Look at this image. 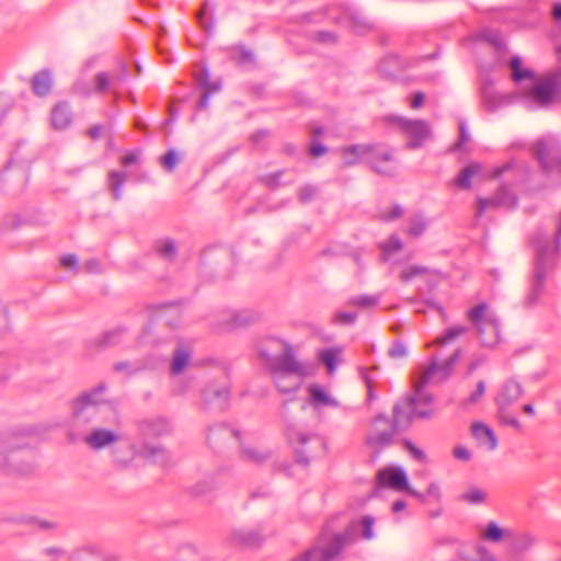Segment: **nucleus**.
<instances>
[{
  "instance_id": "1",
  "label": "nucleus",
  "mask_w": 561,
  "mask_h": 561,
  "mask_svg": "<svg viewBox=\"0 0 561 561\" xmlns=\"http://www.w3.org/2000/svg\"><path fill=\"white\" fill-rule=\"evenodd\" d=\"M92 427L89 434L83 437V443L92 450H101L116 444L121 435V417L114 407H107L105 411H100L96 419L89 420Z\"/></svg>"
},
{
  "instance_id": "2",
  "label": "nucleus",
  "mask_w": 561,
  "mask_h": 561,
  "mask_svg": "<svg viewBox=\"0 0 561 561\" xmlns=\"http://www.w3.org/2000/svg\"><path fill=\"white\" fill-rule=\"evenodd\" d=\"M272 348H261L260 354L273 374L293 375L302 379L308 374V368L300 363L291 345L279 340L268 341Z\"/></svg>"
},
{
  "instance_id": "3",
  "label": "nucleus",
  "mask_w": 561,
  "mask_h": 561,
  "mask_svg": "<svg viewBox=\"0 0 561 561\" xmlns=\"http://www.w3.org/2000/svg\"><path fill=\"white\" fill-rule=\"evenodd\" d=\"M344 158V165L351 167L358 162V159H348V154L366 157L370 169L377 174L392 176L396 173L394 158L391 150L378 145H353L341 149Z\"/></svg>"
},
{
  "instance_id": "4",
  "label": "nucleus",
  "mask_w": 561,
  "mask_h": 561,
  "mask_svg": "<svg viewBox=\"0 0 561 561\" xmlns=\"http://www.w3.org/2000/svg\"><path fill=\"white\" fill-rule=\"evenodd\" d=\"M460 350L447 358L444 363H438L436 356H432L430 363L424 366L417 378L413 380V390L422 398L427 404L434 401V396L424 390V387L430 382H443L451 375L456 362L459 359Z\"/></svg>"
},
{
  "instance_id": "5",
  "label": "nucleus",
  "mask_w": 561,
  "mask_h": 561,
  "mask_svg": "<svg viewBox=\"0 0 561 561\" xmlns=\"http://www.w3.org/2000/svg\"><path fill=\"white\" fill-rule=\"evenodd\" d=\"M348 534L323 531L312 547L293 561H339L348 541Z\"/></svg>"
},
{
  "instance_id": "6",
  "label": "nucleus",
  "mask_w": 561,
  "mask_h": 561,
  "mask_svg": "<svg viewBox=\"0 0 561 561\" xmlns=\"http://www.w3.org/2000/svg\"><path fill=\"white\" fill-rule=\"evenodd\" d=\"M400 426H404L402 407L396 404L392 410V420L385 414L374 419L366 436V444L376 451L391 445Z\"/></svg>"
},
{
  "instance_id": "7",
  "label": "nucleus",
  "mask_w": 561,
  "mask_h": 561,
  "mask_svg": "<svg viewBox=\"0 0 561 561\" xmlns=\"http://www.w3.org/2000/svg\"><path fill=\"white\" fill-rule=\"evenodd\" d=\"M387 121L409 138L407 147L409 149H416L424 145V142L432 137V128L423 119H409L401 116H388Z\"/></svg>"
},
{
  "instance_id": "8",
  "label": "nucleus",
  "mask_w": 561,
  "mask_h": 561,
  "mask_svg": "<svg viewBox=\"0 0 561 561\" xmlns=\"http://www.w3.org/2000/svg\"><path fill=\"white\" fill-rule=\"evenodd\" d=\"M106 389L104 383H100L90 391L83 392L72 401V414L76 419L88 415L89 420L96 419L100 411H105L110 404L105 405L103 393Z\"/></svg>"
},
{
  "instance_id": "9",
  "label": "nucleus",
  "mask_w": 561,
  "mask_h": 561,
  "mask_svg": "<svg viewBox=\"0 0 561 561\" xmlns=\"http://www.w3.org/2000/svg\"><path fill=\"white\" fill-rule=\"evenodd\" d=\"M527 96L539 106H548L561 100V71L552 72L541 78L533 87Z\"/></svg>"
},
{
  "instance_id": "10",
  "label": "nucleus",
  "mask_w": 561,
  "mask_h": 561,
  "mask_svg": "<svg viewBox=\"0 0 561 561\" xmlns=\"http://www.w3.org/2000/svg\"><path fill=\"white\" fill-rule=\"evenodd\" d=\"M433 403L434 401L427 404L415 391L414 396L408 397L402 403H398L402 407L403 425L409 426L415 417H432L435 413Z\"/></svg>"
},
{
  "instance_id": "11",
  "label": "nucleus",
  "mask_w": 561,
  "mask_h": 561,
  "mask_svg": "<svg viewBox=\"0 0 561 561\" xmlns=\"http://www.w3.org/2000/svg\"><path fill=\"white\" fill-rule=\"evenodd\" d=\"M377 480L380 485L391 488L393 490H407L411 495L415 496L420 501H425V495L417 491L409 488L405 473L396 468H385L378 471Z\"/></svg>"
},
{
  "instance_id": "12",
  "label": "nucleus",
  "mask_w": 561,
  "mask_h": 561,
  "mask_svg": "<svg viewBox=\"0 0 561 561\" xmlns=\"http://www.w3.org/2000/svg\"><path fill=\"white\" fill-rule=\"evenodd\" d=\"M195 80L204 90L197 104L198 110H204L208 105V98L220 90L221 84L219 81H210V76L207 69H202L195 73Z\"/></svg>"
},
{
  "instance_id": "13",
  "label": "nucleus",
  "mask_w": 561,
  "mask_h": 561,
  "mask_svg": "<svg viewBox=\"0 0 561 561\" xmlns=\"http://www.w3.org/2000/svg\"><path fill=\"white\" fill-rule=\"evenodd\" d=\"M522 386L513 379L507 380L503 385L496 399L499 409L505 410L508 405L516 402L522 397Z\"/></svg>"
},
{
  "instance_id": "14",
  "label": "nucleus",
  "mask_w": 561,
  "mask_h": 561,
  "mask_svg": "<svg viewBox=\"0 0 561 561\" xmlns=\"http://www.w3.org/2000/svg\"><path fill=\"white\" fill-rule=\"evenodd\" d=\"M467 319L477 329L497 318L488 304L481 302L467 311Z\"/></svg>"
},
{
  "instance_id": "15",
  "label": "nucleus",
  "mask_w": 561,
  "mask_h": 561,
  "mask_svg": "<svg viewBox=\"0 0 561 561\" xmlns=\"http://www.w3.org/2000/svg\"><path fill=\"white\" fill-rule=\"evenodd\" d=\"M51 126L54 129L62 130L70 126L72 113L67 102L56 104L51 110Z\"/></svg>"
},
{
  "instance_id": "16",
  "label": "nucleus",
  "mask_w": 561,
  "mask_h": 561,
  "mask_svg": "<svg viewBox=\"0 0 561 561\" xmlns=\"http://www.w3.org/2000/svg\"><path fill=\"white\" fill-rule=\"evenodd\" d=\"M478 337L482 345L493 347L500 342L499 321L494 319L477 329Z\"/></svg>"
},
{
  "instance_id": "17",
  "label": "nucleus",
  "mask_w": 561,
  "mask_h": 561,
  "mask_svg": "<svg viewBox=\"0 0 561 561\" xmlns=\"http://www.w3.org/2000/svg\"><path fill=\"white\" fill-rule=\"evenodd\" d=\"M138 431L144 438H154L165 434L169 431V426L161 419L142 420L138 423Z\"/></svg>"
},
{
  "instance_id": "18",
  "label": "nucleus",
  "mask_w": 561,
  "mask_h": 561,
  "mask_svg": "<svg viewBox=\"0 0 561 561\" xmlns=\"http://www.w3.org/2000/svg\"><path fill=\"white\" fill-rule=\"evenodd\" d=\"M127 76L128 71L125 66L122 67V70L118 75L113 77L104 71L98 72L94 76V89L92 91L95 93H105L114 82H122L127 78Z\"/></svg>"
},
{
  "instance_id": "19",
  "label": "nucleus",
  "mask_w": 561,
  "mask_h": 561,
  "mask_svg": "<svg viewBox=\"0 0 561 561\" xmlns=\"http://www.w3.org/2000/svg\"><path fill=\"white\" fill-rule=\"evenodd\" d=\"M536 158L541 164L542 169L550 172L561 173V157H551L543 142H537L536 145Z\"/></svg>"
},
{
  "instance_id": "20",
  "label": "nucleus",
  "mask_w": 561,
  "mask_h": 561,
  "mask_svg": "<svg viewBox=\"0 0 561 561\" xmlns=\"http://www.w3.org/2000/svg\"><path fill=\"white\" fill-rule=\"evenodd\" d=\"M471 432L473 437L481 444H484L489 447L490 450H493L497 446V439L488 425L481 422H474L471 425Z\"/></svg>"
},
{
  "instance_id": "21",
  "label": "nucleus",
  "mask_w": 561,
  "mask_h": 561,
  "mask_svg": "<svg viewBox=\"0 0 561 561\" xmlns=\"http://www.w3.org/2000/svg\"><path fill=\"white\" fill-rule=\"evenodd\" d=\"M231 541L243 547H256L263 541V536L256 530L237 529L231 535Z\"/></svg>"
},
{
  "instance_id": "22",
  "label": "nucleus",
  "mask_w": 561,
  "mask_h": 561,
  "mask_svg": "<svg viewBox=\"0 0 561 561\" xmlns=\"http://www.w3.org/2000/svg\"><path fill=\"white\" fill-rule=\"evenodd\" d=\"M310 394V403L314 408L319 407H337V401L330 397L319 385H310L308 387Z\"/></svg>"
},
{
  "instance_id": "23",
  "label": "nucleus",
  "mask_w": 561,
  "mask_h": 561,
  "mask_svg": "<svg viewBox=\"0 0 561 561\" xmlns=\"http://www.w3.org/2000/svg\"><path fill=\"white\" fill-rule=\"evenodd\" d=\"M53 87L51 75L48 70H42L32 79L33 92L38 96L47 95Z\"/></svg>"
},
{
  "instance_id": "24",
  "label": "nucleus",
  "mask_w": 561,
  "mask_h": 561,
  "mask_svg": "<svg viewBox=\"0 0 561 561\" xmlns=\"http://www.w3.org/2000/svg\"><path fill=\"white\" fill-rule=\"evenodd\" d=\"M480 537L485 541L501 542L502 540L511 537V530L500 527L496 522L492 520L480 534Z\"/></svg>"
},
{
  "instance_id": "25",
  "label": "nucleus",
  "mask_w": 561,
  "mask_h": 561,
  "mask_svg": "<svg viewBox=\"0 0 561 561\" xmlns=\"http://www.w3.org/2000/svg\"><path fill=\"white\" fill-rule=\"evenodd\" d=\"M481 170L482 167L478 162H472L468 164L460 171V173L456 178V185L462 190L470 188L472 178L478 175L481 172Z\"/></svg>"
},
{
  "instance_id": "26",
  "label": "nucleus",
  "mask_w": 561,
  "mask_h": 561,
  "mask_svg": "<svg viewBox=\"0 0 561 561\" xmlns=\"http://www.w3.org/2000/svg\"><path fill=\"white\" fill-rule=\"evenodd\" d=\"M300 380L301 379L293 375L274 374V382L277 389L283 393L297 390L299 388Z\"/></svg>"
},
{
  "instance_id": "27",
  "label": "nucleus",
  "mask_w": 561,
  "mask_h": 561,
  "mask_svg": "<svg viewBox=\"0 0 561 561\" xmlns=\"http://www.w3.org/2000/svg\"><path fill=\"white\" fill-rule=\"evenodd\" d=\"M122 330L114 329L105 332L102 336L92 341L89 346L95 350H102L107 346L117 344L121 341Z\"/></svg>"
},
{
  "instance_id": "28",
  "label": "nucleus",
  "mask_w": 561,
  "mask_h": 561,
  "mask_svg": "<svg viewBox=\"0 0 561 561\" xmlns=\"http://www.w3.org/2000/svg\"><path fill=\"white\" fill-rule=\"evenodd\" d=\"M433 274L438 275L439 273L436 271H431L426 266L410 265L400 272L399 278L402 282H411L412 279H414L416 277H424V276L433 275Z\"/></svg>"
},
{
  "instance_id": "29",
  "label": "nucleus",
  "mask_w": 561,
  "mask_h": 561,
  "mask_svg": "<svg viewBox=\"0 0 561 561\" xmlns=\"http://www.w3.org/2000/svg\"><path fill=\"white\" fill-rule=\"evenodd\" d=\"M482 101L488 112H494L502 106L505 99L493 89L485 87L482 90Z\"/></svg>"
},
{
  "instance_id": "30",
  "label": "nucleus",
  "mask_w": 561,
  "mask_h": 561,
  "mask_svg": "<svg viewBox=\"0 0 561 561\" xmlns=\"http://www.w3.org/2000/svg\"><path fill=\"white\" fill-rule=\"evenodd\" d=\"M501 208L512 209L517 205V197L506 185H501L493 195Z\"/></svg>"
},
{
  "instance_id": "31",
  "label": "nucleus",
  "mask_w": 561,
  "mask_h": 561,
  "mask_svg": "<svg viewBox=\"0 0 561 561\" xmlns=\"http://www.w3.org/2000/svg\"><path fill=\"white\" fill-rule=\"evenodd\" d=\"M190 358L191 354L188 351L184 348H176L173 353L171 373L175 375L182 373L188 365Z\"/></svg>"
},
{
  "instance_id": "32",
  "label": "nucleus",
  "mask_w": 561,
  "mask_h": 561,
  "mask_svg": "<svg viewBox=\"0 0 561 561\" xmlns=\"http://www.w3.org/2000/svg\"><path fill=\"white\" fill-rule=\"evenodd\" d=\"M510 68L512 69V79L514 81H522L524 79H533L535 73L530 69H525L522 66V59L519 57H513L510 61Z\"/></svg>"
},
{
  "instance_id": "33",
  "label": "nucleus",
  "mask_w": 561,
  "mask_h": 561,
  "mask_svg": "<svg viewBox=\"0 0 561 561\" xmlns=\"http://www.w3.org/2000/svg\"><path fill=\"white\" fill-rule=\"evenodd\" d=\"M379 297L373 295L356 296L348 299L347 305L360 309H371L378 305Z\"/></svg>"
},
{
  "instance_id": "34",
  "label": "nucleus",
  "mask_w": 561,
  "mask_h": 561,
  "mask_svg": "<svg viewBox=\"0 0 561 561\" xmlns=\"http://www.w3.org/2000/svg\"><path fill=\"white\" fill-rule=\"evenodd\" d=\"M468 331L466 327L458 325L449 328L444 335L437 337L431 345H444L448 342H451L458 339L460 335L465 334Z\"/></svg>"
},
{
  "instance_id": "35",
  "label": "nucleus",
  "mask_w": 561,
  "mask_h": 561,
  "mask_svg": "<svg viewBox=\"0 0 561 561\" xmlns=\"http://www.w3.org/2000/svg\"><path fill=\"white\" fill-rule=\"evenodd\" d=\"M154 249L165 260H173L176 254V248L172 240H160L156 243Z\"/></svg>"
},
{
  "instance_id": "36",
  "label": "nucleus",
  "mask_w": 561,
  "mask_h": 561,
  "mask_svg": "<svg viewBox=\"0 0 561 561\" xmlns=\"http://www.w3.org/2000/svg\"><path fill=\"white\" fill-rule=\"evenodd\" d=\"M317 437L312 434H306L302 432H299L297 430H289L288 431V439L289 443L296 448L304 447L312 439H316Z\"/></svg>"
},
{
  "instance_id": "37",
  "label": "nucleus",
  "mask_w": 561,
  "mask_h": 561,
  "mask_svg": "<svg viewBox=\"0 0 561 561\" xmlns=\"http://www.w3.org/2000/svg\"><path fill=\"white\" fill-rule=\"evenodd\" d=\"M486 493L480 489L471 488L460 495V500L471 505L481 504L485 501Z\"/></svg>"
},
{
  "instance_id": "38",
  "label": "nucleus",
  "mask_w": 561,
  "mask_h": 561,
  "mask_svg": "<svg viewBox=\"0 0 561 561\" xmlns=\"http://www.w3.org/2000/svg\"><path fill=\"white\" fill-rule=\"evenodd\" d=\"M229 396H230V391L227 387H221V388L208 387L204 391V399L207 402H210L215 399H219L222 402H227L229 399Z\"/></svg>"
},
{
  "instance_id": "39",
  "label": "nucleus",
  "mask_w": 561,
  "mask_h": 561,
  "mask_svg": "<svg viewBox=\"0 0 561 561\" xmlns=\"http://www.w3.org/2000/svg\"><path fill=\"white\" fill-rule=\"evenodd\" d=\"M497 208H501V206L494 196H491L488 198L478 197L477 198L476 216L481 217L486 210L497 209Z\"/></svg>"
},
{
  "instance_id": "40",
  "label": "nucleus",
  "mask_w": 561,
  "mask_h": 561,
  "mask_svg": "<svg viewBox=\"0 0 561 561\" xmlns=\"http://www.w3.org/2000/svg\"><path fill=\"white\" fill-rule=\"evenodd\" d=\"M126 180V174L119 171H112L110 173L111 190L115 199L121 198V187Z\"/></svg>"
},
{
  "instance_id": "41",
  "label": "nucleus",
  "mask_w": 561,
  "mask_h": 561,
  "mask_svg": "<svg viewBox=\"0 0 561 561\" xmlns=\"http://www.w3.org/2000/svg\"><path fill=\"white\" fill-rule=\"evenodd\" d=\"M319 358L327 366L329 373L335 370L337 351L331 348L322 350L319 353Z\"/></svg>"
},
{
  "instance_id": "42",
  "label": "nucleus",
  "mask_w": 561,
  "mask_h": 561,
  "mask_svg": "<svg viewBox=\"0 0 561 561\" xmlns=\"http://www.w3.org/2000/svg\"><path fill=\"white\" fill-rule=\"evenodd\" d=\"M426 229V221L421 216H413L410 219V226L408 229V234L411 237H420Z\"/></svg>"
},
{
  "instance_id": "43",
  "label": "nucleus",
  "mask_w": 561,
  "mask_h": 561,
  "mask_svg": "<svg viewBox=\"0 0 561 561\" xmlns=\"http://www.w3.org/2000/svg\"><path fill=\"white\" fill-rule=\"evenodd\" d=\"M402 249V242L397 236H391L386 242L380 244V250L385 254H392Z\"/></svg>"
},
{
  "instance_id": "44",
  "label": "nucleus",
  "mask_w": 561,
  "mask_h": 561,
  "mask_svg": "<svg viewBox=\"0 0 561 561\" xmlns=\"http://www.w3.org/2000/svg\"><path fill=\"white\" fill-rule=\"evenodd\" d=\"M357 314L355 312L339 311L333 316V322L343 325H350L355 322Z\"/></svg>"
},
{
  "instance_id": "45",
  "label": "nucleus",
  "mask_w": 561,
  "mask_h": 561,
  "mask_svg": "<svg viewBox=\"0 0 561 561\" xmlns=\"http://www.w3.org/2000/svg\"><path fill=\"white\" fill-rule=\"evenodd\" d=\"M484 392H485V383L483 380H480L477 383V389L468 397V399H466L463 401V404L467 405V404L478 403L481 400V398L483 397Z\"/></svg>"
},
{
  "instance_id": "46",
  "label": "nucleus",
  "mask_w": 561,
  "mask_h": 561,
  "mask_svg": "<svg viewBox=\"0 0 561 561\" xmlns=\"http://www.w3.org/2000/svg\"><path fill=\"white\" fill-rule=\"evenodd\" d=\"M474 558L471 561H496L491 552L482 545H478L473 548Z\"/></svg>"
},
{
  "instance_id": "47",
  "label": "nucleus",
  "mask_w": 561,
  "mask_h": 561,
  "mask_svg": "<svg viewBox=\"0 0 561 561\" xmlns=\"http://www.w3.org/2000/svg\"><path fill=\"white\" fill-rule=\"evenodd\" d=\"M179 162V158L174 150H169L164 156L161 158V163L168 171H173L175 165Z\"/></svg>"
},
{
  "instance_id": "48",
  "label": "nucleus",
  "mask_w": 561,
  "mask_h": 561,
  "mask_svg": "<svg viewBox=\"0 0 561 561\" xmlns=\"http://www.w3.org/2000/svg\"><path fill=\"white\" fill-rule=\"evenodd\" d=\"M374 524H375L374 517H371L369 515L363 517L362 526H363V537L365 539H371L374 537V534H373Z\"/></svg>"
},
{
  "instance_id": "49",
  "label": "nucleus",
  "mask_w": 561,
  "mask_h": 561,
  "mask_svg": "<svg viewBox=\"0 0 561 561\" xmlns=\"http://www.w3.org/2000/svg\"><path fill=\"white\" fill-rule=\"evenodd\" d=\"M404 447L414 459L419 460L420 462H426V455L424 454V451L415 447L411 442L405 440Z\"/></svg>"
},
{
  "instance_id": "50",
  "label": "nucleus",
  "mask_w": 561,
  "mask_h": 561,
  "mask_svg": "<svg viewBox=\"0 0 561 561\" xmlns=\"http://www.w3.org/2000/svg\"><path fill=\"white\" fill-rule=\"evenodd\" d=\"M408 355V348L404 344L397 342L389 350V356L392 358H403Z\"/></svg>"
},
{
  "instance_id": "51",
  "label": "nucleus",
  "mask_w": 561,
  "mask_h": 561,
  "mask_svg": "<svg viewBox=\"0 0 561 561\" xmlns=\"http://www.w3.org/2000/svg\"><path fill=\"white\" fill-rule=\"evenodd\" d=\"M500 421L515 430L519 431L522 428L520 422L515 416L507 414L505 410H500Z\"/></svg>"
},
{
  "instance_id": "52",
  "label": "nucleus",
  "mask_w": 561,
  "mask_h": 561,
  "mask_svg": "<svg viewBox=\"0 0 561 561\" xmlns=\"http://www.w3.org/2000/svg\"><path fill=\"white\" fill-rule=\"evenodd\" d=\"M403 215V209L399 205H394L390 211H383L380 214V219L385 221H391L400 218Z\"/></svg>"
},
{
  "instance_id": "53",
  "label": "nucleus",
  "mask_w": 561,
  "mask_h": 561,
  "mask_svg": "<svg viewBox=\"0 0 561 561\" xmlns=\"http://www.w3.org/2000/svg\"><path fill=\"white\" fill-rule=\"evenodd\" d=\"M363 249H355L350 253V257L352 259L353 263L356 266V273H362L364 270V263H363Z\"/></svg>"
},
{
  "instance_id": "54",
  "label": "nucleus",
  "mask_w": 561,
  "mask_h": 561,
  "mask_svg": "<svg viewBox=\"0 0 561 561\" xmlns=\"http://www.w3.org/2000/svg\"><path fill=\"white\" fill-rule=\"evenodd\" d=\"M316 195V188L312 186H304L299 191V199L302 203L311 201Z\"/></svg>"
},
{
  "instance_id": "55",
  "label": "nucleus",
  "mask_w": 561,
  "mask_h": 561,
  "mask_svg": "<svg viewBox=\"0 0 561 561\" xmlns=\"http://www.w3.org/2000/svg\"><path fill=\"white\" fill-rule=\"evenodd\" d=\"M453 455L455 458L463 461H468L471 458V453L463 446H456L453 450Z\"/></svg>"
},
{
  "instance_id": "56",
  "label": "nucleus",
  "mask_w": 561,
  "mask_h": 561,
  "mask_svg": "<svg viewBox=\"0 0 561 561\" xmlns=\"http://www.w3.org/2000/svg\"><path fill=\"white\" fill-rule=\"evenodd\" d=\"M243 455L254 462H262L267 458V455L256 451L254 449H243Z\"/></svg>"
},
{
  "instance_id": "57",
  "label": "nucleus",
  "mask_w": 561,
  "mask_h": 561,
  "mask_svg": "<svg viewBox=\"0 0 561 561\" xmlns=\"http://www.w3.org/2000/svg\"><path fill=\"white\" fill-rule=\"evenodd\" d=\"M206 11H207V2H204L201 10L198 11L197 15H196V19L201 25V27L208 32L211 30V25L210 24H207L204 20V15L206 14Z\"/></svg>"
},
{
  "instance_id": "58",
  "label": "nucleus",
  "mask_w": 561,
  "mask_h": 561,
  "mask_svg": "<svg viewBox=\"0 0 561 561\" xmlns=\"http://www.w3.org/2000/svg\"><path fill=\"white\" fill-rule=\"evenodd\" d=\"M142 453L146 457L154 458L163 453V448L162 446H149L146 444L142 447Z\"/></svg>"
},
{
  "instance_id": "59",
  "label": "nucleus",
  "mask_w": 561,
  "mask_h": 561,
  "mask_svg": "<svg viewBox=\"0 0 561 561\" xmlns=\"http://www.w3.org/2000/svg\"><path fill=\"white\" fill-rule=\"evenodd\" d=\"M425 101V95L423 92H416L411 99L410 106L414 110L420 108Z\"/></svg>"
},
{
  "instance_id": "60",
  "label": "nucleus",
  "mask_w": 561,
  "mask_h": 561,
  "mask_svg": "<svg viewBox=\"0 0 561 561\" xmlns=\"http://www.w3.org/2000/svg\"><path fill=\"white\" fill-rule=\"evenodd\" d=\"M61 265L65 268H71L77 266V256L73 254H67L61 257Z\"/></svg>"
},
{
  "instance_id": "61",
  "label": "nucleus",
  "mask_w": 561,
  "mask_h": 561,
  "mask_svg": "<svg viewBox=\"0 0 561 561\" xmlns=\"http://www.w3.org/2000/svg\"><path fill=\"white\" fill-rule=\"evenodd\" d=\"M327 148L321 144H312L310 147V154L313 157H319L325 153Z\"/></svg>"
},
{
  "instance_id": "62",
  "label": "nucleus",
  "mask_w": 561,
  "mask_h": 561,
  "mask_svg": "<svg viewBox=\"0 0 561 561\" xmlns=\"http://www.w3.org/2000/svg\"><path fill=\"white\" fill-rule=\"evenodd\" d=\"M486 38L497 48H501L503 45L500 34L495 32L488 33Z\"/></svg>"
},
{
  "instance_id": "63",
  "label": "nucleus",
  "mask_w": 561,
  "mask_h": 561,
  "mask_svg": "<svg viewBox=\"0 0 561 561\" xmlns=\"http://www.w3.org/2000/svg\"><path fill=\"white\" fill-rule=\"evenodd\" d=\"M426 494L435 500H438L440 496L439 486L435 483H431L427 488Z\"/></svg>"
},
{
  "instance_id": "64",
  "label": "nucleus",
  "mask_w": 561,
  "mask_h": 561,
  "mask_svg": "<svg viewBox=\"0 0 561 561\" xmlns=\"http://www.w3.org/2000/svg\"><path fill=\"white\" fill-rule=\"evenodd\" d=\"M88 135L91 139H99L102 134V126L101 125H94L92 126L88 131Z\"/></svg>"
}]
</instances>
